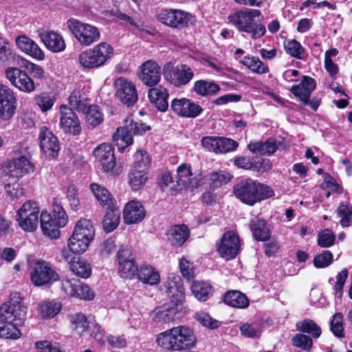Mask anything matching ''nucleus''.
Returning a JSON list of instances; mask_svg holds the SVG:
<instances>
[{
	"instance_id": "obj_56",
	"label": "nucleus",
	"mask_w": 352,
	"mask_h": 352,
	"mask_svg": "<svg viewBox=\"0 0 352 352\" xmlns=\"http://www.w3.org/2000/svg\"><path fill=\"white\" fill-rule=\"evenodd\" d=\"M124 123L126 126V129L130 131L132 135H142L146 131L151 129L150 126L146 125V124L134 122L131 117H127L124 120Z\"/></svg>"
},
{
	"instance_id": "obj_40",
	"label": "nucleus",
	"mask_w": 352,
	"mask_h": 352,
	"mask_svg": "<svg viewBox=\"0 0 352 352\" xmlns=\"http://www.w3.org/2000/svg\"><path fill=\"white\" fill-rule=\"evenodd\" d=\"M250 227L256 240L265 241L270 239V230L263 219L258 218L253 219L250 221Z\"/></svg>"
},
{
	"instance_id": "obj_35",
	"label": "nucleus",
	"mask_w": 352,
	"mask_h": 352,
	"mask_svg": "<svg viewBox=\"0 0 352 352\" xmlns=\"http://www.w3.org/2000/svg\"><path fill=\"white\" fill-rule=\"evenodd\" d=\"M221 88L214 81L199 80L194 82L193 91L199 96L208 97L217 95Z\"/></svg>"
},
{
	"instance_id": "obj_18",
	"label": "nucleus",
	"mask_w": 352,
	"mask_h": 352,
	"mask_svg": "<svg viewBox=\"0 0 352 352\" xmlns=\"http://www.w3.org/2000/svg\"><path fill=\"white\" fill-rule=\"evenodd\" d=\"M161 67L154 60H147L139 67L138 76L143 85L148 87L157 85L161 80Z\"/></svg>"
},
{
	"instance_id": "obj_52",
	"label": "nucleus",
	"mask_w": 352,
	"mask_h": 352,
	"mask_svg": "<svg viewBox=\"0 0 352 352\" xmlns=\"http://www.w3.org/2000/svg\"><path fill=\"white\" fill-rule=\"evenodd\" d=\"M296 328L311 336L313 338H318L322 333L320 327L312 320H305L296 324Z\"/></svg>"
},
{
	"instance_id": "obj_10",
	"label": "nucleus",
	"mask_w": 352,
	"mask_h": 352,
	"mask_svg": "<svg viewBox=\"0 0 352 352\" xmlns=\"http://www.w3.org/2000/svg\"><path fill=\"white\" fill-rule=\"evenodd\" d=\"M3 177L11 179H19L35 170L34 164L23 155L4 162L1 165Z\"/></svg>"
},
{
	"instance_id": "obj_63",
	"label": "nucleus",
	"mask_w": 352,
	"mask_h": 352,
	"mask_svg": "<svg viewBox=\"0 0 352 352\" xmlns=\"http://www.w3.org/2000/svg\"><path fill=\"white\" fill-rule=\"evenodd\" d=\"M240 331L243 336L255 338L261 335L260 325L257 323H245L240 327Z\"/></svg>"
},
{
	"instance_id": "obj_61",
	"label": "nucleus",
	"mask_w": 352,
	"mask_h": 352,
	"mask_svg": "<svg viewBox=\"0 0 352 352\" xmlns=\"http://www.w3.org/2000/svg\"><path fill=\"white\" fill-rule=\"evenodd\" d=\"M14 58L7 39L0 36V63L5 64Z\"/></svg>"
},
{
	"instance_id": "obj_17",
	"label": "nucleus",
	"mask_w": 352,
	"mask_h": 352,
	"mask_svg": "<svg viewBox=\"0 0 352 352\" xmlns=\"http://www.w3.org/2000/svg\"><path fill=\"white\" fill-rule=\"evenodd\" d=\"M60 127L65 133L79 135L82 131L80 120L71 107L66 104L59 107Z\"/></svg>"
},
{
	"instance_id": "obj_51",
	"label": "nucleus",
	"mask_w": 352,
	"mask_h": 352,
	"mask_svg": "<svg viewBox=\"0 0 352 352\" xmlns=\"http://www.w3.org/2000/svg\"><path fill=\"white\" fill-rule=\"evenodd\" d=\"M90 241L81 239V237L76 236L75 234L69 237L67 245L69 250L74 254H80L84 253L89 246Z\"/></svg>"
},
{
	"instance_id": "obj_64",
	"label": "nucleus",
	"mask_w": 352,
	"mask_h": 352,
	"mask_svg": "<svg viewBox=\"0 0 352 352\" xmlns=\"http://www.w3.org/2000/svg\"><path fill=\"white\" fill-rule=\"evenodd\" d=\"M333 262V254L329 250H325L317 254L314 259V263L317 268H324L330 265Z\"/></svg>"
},
{
	"instance_id": "obj_58",
	"label": "nucleus",
	"mask_w": 352,
	"mask_h": 352,
	"mask_svg": "<svg viewBox=\"0 0 352 352\" xmlns=\"http://www.w3.org/2000/svg\"><path fill=\"white\" fill-rule=\"evenodd\" d=\"M206 66L211 68L213 73L221 76H229L233 72L232 67L217 60H207Z\"/></svg>"
},
{
	"instance_id": "obj_48",
	"label": "nucleus",
	"mask_w": 352,
	"mask_h": 352,
	"mask_svg": "<svg viewBox=\"0 0 352 352\" xmlns=\"http://www.w3.org/2000/svg\"><path fill=\"white\" fill-rule=\"evenodd\" d=\"M69 107L78 112H84L89 105L88 100L78 91H74L68 98Z\"/></svg>"
},
{
	"instance_id": "obj_47",
	"label": "nucleus",
	"mask_w": 352,
	"mask_h": 352,
	"mask_svg": "<svg viewBox=\"0 0 352 352\" xmlns=\"http://www.w3.org/2000/svg\"><path fill=\"white\" fill-rule=\"evenodd\" d=\"M146 172L143 169L132 168L129 174V184L133 190L142 188L147 181Z\"/></svg>"
},
{
	"instance_id": "obj_16",
	"label": "nucleus",
	"mask_w": 352,
	"mask_h": 352,
	"mask_svg": "<svg viewBox=\"0 0 352 352\" xmlns=\"http://www.w3.org/2000/svg\"><path fill=\"white\" fill-rule=\"evenodd\" d=\"M116 96L127 107L133 106L138 99L136 87L133 82L124 77L115 80Z\"/></svg>"
},
{
	"instance_id": "obj_15",
	"label": "nucleus",
	"mask_w": 352,
	"mask_h": 352,
	"mask_svg": "<svg viewBox=\"0 0 352 352\" xmlns=\"http://www.w3.org/2000/svg\"><path fill=\"white\" fill-rule=\"evenodd\" d=\"M241 249L239 236L233 231L226 232L217 243V251L226 261L236 256Z\"/></svg>"
},
{
	"instance_id": "obj_54",
	"label": "nucleus",
	"mask_w": 352,
	"mask_h": 352,
	"mask_svg": "<svg viewBox=\"0 0 352 352\" xmlns=\"http://www.w3.org/2000/svg\"><path fill=\"white\" fill-rule=\"evenodd\" d=\"M35 103L43 113L50 110L56 101L54 96L47 93H41L34 98Z\"/></svg>"
},
{
	"instance_id": "obj_50",
	"label": "nucleus",
	"mask_w": 352,
	"mask_h": 352,
	"mask_svg": "<svg viewBox=\"0 0 352 352\" xmlns=\"http://www.w3.org/2000/svg\"><path fill=\"white\" fill-rule=\"evenodd\" d=\"M337 214L340 218V223L342 227H349L352 224V205L342 202L337 208Z\"/></svg>"
},
{
	"instance_id": "obj_5",
	"label": "nucleus",
	"mask_w": 352,
	"mask_h": 352,
	"mask_svg": "<svg viewBox=\"0 0 352 352\" xmlns=\"http://www.w3.org/2000/svg\"><path fill=\"white\" fill-rule=\"evenodd\" d=\"M52 208V215L47 211L41 212V227L45 235L51 239H58L60 236L59 228L65 226L68 217L58 199H54Z\"/></svg>"
},
{
	"instance_id": "obj_32",
	"label": "nucleus",
	"mask_w": 352,
	"mask_h": 352,
	"mask_svg": "<svg viewBox=\"0 0 352 352\" xmlns=\"http://www.w3.org/2000/svg\"><path fill=\"white\" fill-rule=\"evenodd\" d=\"M190 236V230L186 225H175L167 232L168 241L175 247L179 248L184 245Z\"/></svg>"
},
{
	"instance_id": "obj_9",
	"label": "nucleus",
	"mask_w": 352,
	"mask_h": 352,
	"mask_svg": "<svg viewBox=\"0 0 352 352\" xmlns=\"http://www.w3.org/2000/svg\"><path fill=\"white\" fill-rule=\"evenodd\" d=\"M39 213L40 208L36 201H25L16 212L19 226L25 232H34L38 226Z\"/></svg>"
},
{
	"instance_id": "obj_55",
	"label": "nucleus",
	"mask_w": 352,
	"mask_h": 352,
	"mask_svg": "<svg viewBox=\"0 0 352 352\" xmlns=\"http://www.w3.org/2000/svg\"><path fill=\"white\" fill-rule=\"evenodd\" d=\"M231 178L232 175L228 172L223 170L212 172L210 174V184L212 188H219L228 183Z\"/></svg>"
},
{
	"instance_id": "obj_27",
	"label": "nucleus",
	"mask_w": 352,
	"mask_h": 352,
	"mask_svg": "<svg viewBox=\"0 0 352 352\" xmlns=\"http://www.w3.org/2000/svg\"><path fill=\"white\" fill-rule=\"evenodd\" d=\"M146 216V211L141 202L137 200L129 201L123 210V218L126 224L138 223Z\"/></svg>"
},
{
	"instance_id": "obj_13",
	"label": "nucleus",
	"mask_w": 352,
	"mask_h": 352,
	"mask_svg": "<svg viewBox=\"0 0 352 352\" xmlns=\"http://www.w3.org/2000/svg\"><path fill=\"white\" fill-rule=\"evenodd\" d=\"M30 279L36 286L49 285L58 280L59 275L49 263L38 261L32 269Z\"/></svg>"
},
{
	"instance_id": "obj_37",
	"label": "nucleus",
	"mask_w": 352,
	"mask_h": 352,
	"mask_svg": "<svg viewBox=\"0 0 352 352\" xmlns=\"http://www.w3.org/2000/svg\"><path fill=\"white\" fill-rule=\"evenodd\" d=\"M113 140L120 152H123L125 148L133 142L132 135L130 131L126 129L124 122L123 126L117 129L116 132L113 135Z\"/></svg>"
},
{
	"instance_id": "obj_62",
	"label": "nucleus",
	"mask_w": 352,
	"mask_h": 352,
	"mask_svg": "<svg viewBox=\"0 0 352 352\" xmlns=\"http://www.w3.org/2000/svg\"><path fill=\"white\" fill-rule=\"evenodd\" d=\"M292 344L305 351H309L312 346L311 338L302 333H297L292 339Z\"/></svg>"
},
{
	"instance_id": "obj_42",
	"label": "nucleus",
	"mask_w": 352,
	"mask_h": 352,
	"mask_svg": "<svg viewBox=\"0 0 352 352\" xmlns=\"http://www.w3.org/2000/svg\"><path fill=\"white\" fill-rule=\"evenodd\" d=\"M91 190L102 206L107 208H115L114 200L107 189L99 184H92Z\"/></svg>"
},
{
	"instance_id": "obj_28",
	"label": "nucleus",
	"mask_w": 352,
	"mask_h": 352,
	"mask_svg": "<svg viewBox=\"0 0 352 352\" xmlns=\"http://www.w3.org/2000/svg\"><path fill=\"white\" fill-rule=\"evenodd\" d=\"M316 87V81L309 76H304L301 82L296 85H294L290 89V91L299 98L303 104H309V100L311 92Z\"/></svg>"
},
{
	"instance_id": "obj_25",
	"label": "nucleus",
	"mask_w": 352,
	"mask_h": 352,
	"mask_svg": "<svg viewBox=\"0 0 352 352\" xmlns=\"http://www.w3.org/2000/svg\"><path fill=\"white\" fill-rule=\"evenodd\" d=\"M15 102L12 90L0 84V119L8 121L14 116L16 109Z\"/></svg>"
},
{
	"instance_id": "obj_12",
	"label": "nucleus",
	"mask_w": 352,
	"mask_h": 352,
	"mask_svg": "<svg viewBox=\"0 0 352 352\" xmlns=\"http://www.w3.org/2000/svg\"><path fill=\"white\" fill-rule=\"evenodd\" d=\"M158 20L169 27L184 28L192 24L195 21V16L190 13L177 9H164L157 15Z\"/></svg>"
},
{
	"instance_id": "obj_34",
	"label": "nucleus",
	"mask_w": 352,
	"mask_h": 352,
	"mask_svg": "<svg viewBox=\"0 0 352 352\" xmlns=\"http://www.w3.org/2000/svg\"><path fill=\"white\" fill-rule=\"evenodd\" d=\"M63 257L70 263V269L76 276L87 278L91 274V267L90 264L83 259L74 257L69 258L68 253L63 252Z\"/></svg>"
},
{
	"instance_id": "obj_11",
	"label": "nucleus",
	"mask_w": 352,
	"mask_h": 352,
	"mask_svg": "<svg viewBox=\"0 0 352 352\" xmlns=\"http://www.w3.org/2000/svg\"><path fill=\"white\" fill-rule=\"evenodd\" d=\"M163 73L164 79L178 88L188 85L194 77L191 67L183 63L176 66L167 63L163 67Z\"/></svg>"
},
{
	"instance_id": "obj_14",
	"label": "nucleus",
	"mask_w": 352,
	"mask_h": 352,
	"mask_svg": "<svg viewBox=\"0 0 352 352\" xmlns=\"http://www.w3.org/2000/svg\"><path fill=\"white\" fill-rule=\"evenodd\" d=\"M61 288L65 294L85 300H91L95 296L94 292L90 287L75 278L66 276L61 282Z\"/></svg>"
},
{
	"instance_id": "obj_6",
	"label": "nucleus",
	"mask_w": 352,
	"mask_h": 352,
	"mask_svg": "<svg viewBox=\"0 0 352 352\" xmlns=\"http://www.w3.org/2000/svg\"><path fill=\"white\" fill-rule=\"evenodd\" d=\"M113 52V47L109 44L100 43L91 49L82 52L78 56V62L84 69L97 68L110 59Z\"/></svg>"
},
{
	"instance_id": "obj_49",
	"label": "nucleus",
	"mask_w": 352,
	"mask_h": 352,
	"mask_svg": "<svg viewBox=\"0 0 352 352\" xmlns=\"http://www.w3.org/2000/svg\"><path fill=\"white\" fill-rule=\"evenodd\" d=\"M106 215L103 219V228L107 232L113 231L118 226L120 219L119 212L114 210V208H107Z\"/></svg>"
},
{
	"instance_id": "obj_23",
	"label": "nucleus",
	"mask_w": 352,
	"mask_h": 352,
	"mask_svg": "<svg viewBox=\"0 0 352 352\" xmlns=\"http://www.w3.org/2000/svg\"><path fill=\"white\" fill-rule=\"evenodd\" d=\"M40 146L49 158H55L60 151V144L57 137L46 126H42L39 131Z\"/></svg>"
},
{
	"instance_id": "obj_26",
	"label": "nucleus",
	"mask_w": 352,
	"mask_h": 352,
	"mask_svg": "<svg viewBox=\"0 0 352 352\" xmlns=\"http://www.w3.org/2000/svg\"><path fill=\"white\" fill-rule=\"evenodd\" d=\"M38 35L47 49L52 52H60L65 49V43L60 34L52 30H39Z\"/></svg>"
},
{
	"instance_id": "obj_30",
	"label": "nucleus",
	"mask_w": 352,
	"mask_h": 352,
	"mask_svg": "<svg viewBox=\"0 0 352 352\" xmlns=\"http://www.w3.org/2000/svg\"><path fill=\"white\" fill-rule=\"evenodd\" d=\"M179 310L178 306L168 303L157 307L151 314V317L155 323H167L175 318Z\"/></svg>"
},
{
	"instance_id": "obj_22",
	"label": "nucleus",
	"mask_w": 352,
	"mask_h": 352,
	"mask_svg": "<svg viewBox=\"0 0 352 352\" xmlns=\"http://www.w3.org/2000/svg\"><path fill=\"white\" fill-rule=\"evenodd\" d=\"M170 108L177 115L184 118H196L203 111L199 104L186 98L173 99Z\"/></svg>"
},
{
	"instance_id": "obj_39",
	"label": "nucleus",
	"mask_w": 352,
	"mask_h": 352,
	"mask_svg": "<svg viewBox=\"0 0 352 352\" xmlns=\"http://www.w3.org/2000/svg\"><path fill=\"white\" fill-rule=\"evenodd\" d=\"M138 279L145 284L155 285L160 283V276L158 272L151 265H143L138 274Z\"/></svg>"
},
{
	"instance_id": "obj_38",
	"label": "nucleus",
	"mask_w": 352,
	"mask_h": 352,
	"mask_svg": "<svg viewBox=\"0 0 352 352\" xmlns=\"http://www.w3.org/2000/svg\"><path fill=\"white\" fill-rule=\"evenodd\" d=\"M73 234L91 242L95 235V229L89 220L80 219L76 223Z\"/></svg>"
},
{
	"instance_id": "obj_7",
	"label": "nucleus",
	"mask_w": 352,
	"mask_h": 352,
	"mask_svg": "<svg viewBox=\"0 0 352 352\" xmlns=\"http://www.w3.org/2000/svg\"><path fill=\"white\" fill-rule=\"evenodd\" d=\"M71 328L78 335L87 330L90 336L100 344H104V331L96 322L94 318L89 320L82 314H74L69 316Z\"/></svg>"
},
{
	"instance_id": "obj_57",
	"label": "nucleus",
	"mask_w": 352,
	"mask_h": 352,
	"mask_svg": "<svg viewBox=\"0 0 352 352\" xmlns=\"http://www.w3.org/2000/svg\"><path fill=\"white\" fill-rule=\"evenodd\" d=\"M284 47L287 53L292 57L299 59L302 58L305 49L298 41L294 39L287 41L285 42Z\"/></svg>"
},
{
	"instance_id": "obj_41",
	"label": "nucleus",
	"mask_w": 352,
	"mask_h": 352,
	"mask_svg": "<svg viewBox=\"0 0 352 352\" xmlns=\"http://www.w3.org/2000/svg\"><path fill=\"white\" fill-rule=\"evenodd\" d=\"M224 302L230 307L245 309L249 306L248 297L239 291H230L224 296Z\"/></svg>"
},
{
	"instance_id": "obj_3",
	"label": "nucleus",
	"mask_w": 352,
	"mask_h": 352,
	"mask_svg": "<svg viewBox=\"0 0 352 352\" xmlns=\"http://www.w3.org/2000/svg\"><path fill=\"white\" fill-rule=\"evenodd\" d=\"M234 196L242 203L254 206L274 195L272 188L251 179L238 181L233 188Z\"/></svg>"
},
{
	"instance_id": "obj_59",
	"label": "nucleus",
	"mask_w": 352,
	"mask_h": 352,
	"mask_svg": "<svg viewBox=\"0 0 352 352\" xmlns=\"http://www.w3.org/2000/svg\"><path fill=\"white\" fill-rule=\"evenodd\" d=\"M238 145L236 141L230 138L219 137L217 153H226L233 151L237 148Z\"/></svg>"
},
{
	"instance_id": "obj_44",
	"label": "nucleus",
	"mask_w": 352,
	"mask_h": 352,
	"mask_svg": "<svg viewBox=\"0 0 352 352\" xmlns=\"http://www.w3.org/2000/svg\"><path fill=\"white\" fill-rule=\"evenodd\" d=\"M240 63L250 69L253 73L264 74L269 72V67L256 56H245Z\"/></svg>"
},
{
	"instance_id": "obj_45",
	"label": "nucleus",
	"mask_w": 352,
	"mask_h": 352,
	"mask_svg": "<svg viewBox=\"0 0 352 352\" xmlns=\"http://www.w3.org/2000/svg\"><path fill=\"white\" fill-rule=\"evenodd\" d=\"M85 112V120L89 125L94 128L102 123L103 113L98 105L89 104Z\"/></svg>"
},
{
	"instance_id": "obj_53",
	"label": "nucleus",
	"mask_w": 352,
	"mask_h": 352,
	"mask_svg": "<svg viewBox=\"0 0 352 352\" xmlns=\"http://www.w3.org/2000/svg\"><path fill=\"white\" fill-rule=\"evenodd\" d=\"M161 188L163 191L170 195H175L179 190H182L180 189V186L177 179H175L170 173H165L162 175Z\"/></svg>"
},
{
	"instance_id": "obj_4",
	"label": "nucleus",
	"mask_w": 352,
	"mask_h": 352,
	"mask_svg": "<svg viewBox=\"0 0 352 352\" xmlns=\"http://www.w3.org/2000/svg\"><path fill=\"white\" fill-rule=\"evenodd\" d=\"M261 15V12L256 9H245L231 13L228 16L229 23L239 32L248 34L252 39L261 38L266 32L265 26L254 21Z\"/></svg>"
},
{
	"instance_id": "obj_2",
	"label": "nucleus",
	"mask_w": 352,
	"mask_h": 352,
	"mask_svg": "<svg viewBox=\"0 0 352 352\" xmlns=\"http://www.w3.org/2000/svg\"><path fill=\"white\" fill-rule=\"evenodd\" d=\"M156 342L158 346L167 351H182L195 347L197 337L192 328L179 325L159 333Z\"/></svg>"
},
{
	"instance_id": "obj_8",
	"label": "nucleus",
	"mask_w": 352,
	"mask_h": 352,
	"mask_svg": "<svg viewBox=\"0 0 352 352\" xmlns=\"http://www.w3.org/2000/svg\"><path fill=\"white\" fill-rule=\"evenodd\" d=\"M67 25L81 45L89 46L100 39V33L94 25L75 19H69Z\"/></svg>"
},
{
	"instance_id": "obj_60",
	"label": "nucleus",
	"mask_w": 352,
	"mask_h": 352,
	"mask_svg": "<svg viewBox=\"0 0 352 352\" xmlns=\"http://www.w3.org/2000/svg\"><path fill=\"white\" fill-rule=\"evenodd\" d=\"M150 163L151 159L148 155L142 151H138L134 155V164L132 168L143 169L146 171Z\"/></svg>"
},
{
	"instance_id": "obj_43",
	"label": "nucleus",
	"mask_w": 352,
	"mask_h": 352,
	"mask_svg": "<svg viewBox=\"0 0 352 352\" xmlns=\"http://www.w3.org/2000/svg\"><path fill=\"white\" fill-rule=\"evenodd\" d=\"M191 291L199 301H206L212 294L211 285L205 281H195L191 285Z\"/></svg>"
},
{
	"instance_id": "obj_29",
	"label": "nucleus",
	"mask_w": 352,
	"mask_h": 352,
	"mask_svg": "<svg viewBox=\"0 0 352 352\" xmlns=\"http://www.w3.org/2000/svg\"><path fill=\"white\" fill-rule=\"evenodd\" d=\"M17 47L29 56L38 59L43 60L45 54L38 45L30 38L25 35H21L15 40Z\"/></svg>"
},
{
	"instance_id": "obj_33",
	"label": "nucleus",
	"mask_w": 352,
	"mask_h": 352,
	"mask_svg": "<svg viewBox=\"0 0 352 352\" xmlns=\"http://www.w3.org/2000/svg\"><path fill=\"white\" fill-rule=\"evenodd\" d=\"M176 179L182 190L188 188H195L197 186L190 164L184 163L177 167Z\"/></svg>"
},
{
	"instance_id": "obj_36",
	"label": "nucleus",
	"mask_w": 352,
	"mask_h": 352,
	"mask_svg": "<svg viewBox=\"0 0 352 352\" xmlns=\"http://www.w3.org/2000/svg\"><path fill=\"white\" fill-rule=\"evenodd\" d=\"M248 147L253 153L264 155L273 154L278 146L276 140L270 139L266 142H250Z\"/></svg>"
},
{
	"instance_id": "obj_21",
	"label": "nucleus",
	"mask_w": 352,
	"mask_h": 352,
	"mask_svg": "<svg viewBox=\"0 0 352 352\" xmlns=\"http://www.w3.org/2000/svg\"><path fill=\"white\" fill-rule=\"evenodd\" d=\"M166 292L170 299L169 303L181 305L185 299L184 288L180 276L170 274L164 283Z\"/></svg>"
},
{
	"instance_id": "obj_24",
	"label": "nucleus",
	"mask_w": 352,
	"mask_h": 352,
	"mask_svg": "<svg viewBox=\"0 0 352 352\" xmlns=\"http://www.w3.org/2000/svg\"><path fill=\"white\" fill-rule=\"evenodd\" d=\"M94 155L104 172L113 171L116 166V157L112 145L107 143L98 145L94 149Z\"/></svg>"
},
{
	"instance_id": "obj_46",
	"label": "nucleus",
	"mask_w": 352,
	"mask_h": 352,
	"mask_svg": "<svg viewBox=\"0 0 352 352\" xmlns=\"http://www.w3.org/2000/svg\"><path fill=\"white\" fill-rule=\"evenodd\" d=\"M62 305L59 301H45L40 304L39 313L43 318H54L61 310Z\"/></svg>"
},
{
	"instance_id": "obj_20",
	"label": "nucleus",
	"mask_w": 352,
	"mask_h": 352,
	"mask_svg": "<svg viewBox=\"0 0 352 352\" xmlns=\"http://www.w3.org/2000/svg\"><path fill=\"white\" fill-rule=\"evenodd\" d=\"M6 78L10 82L25 93H31L34 91L35 86L33 80L23 71L16 67H8L6 69Z\"/></svg>"
},
{
	"instance_id": "obj_19",
	"label": "nucleus",
	"mask_w": 352,
	"mask_h": 352,
	"mask_svg": "<svg viewBox=\"0 0 352 352\" xmlns=\"http://www.w3.org/2000/svg\"><path fill=\"white\" fill-rule=\"evenodd\" d=\"M119 261L118 273L122 278L132 279L138 276V267L130 250L122 248L117 252Z\"/></svg>"
},
{
	"instance_id": "obj_31",
	"label": "nucleus",
	"mask_w": 352,
	"mask_h": 352,
	"mask_svg": "<svg viewBox=\"0 0 352 352\" xmlns=\"http://www.w3.org/2000/svg\"><path fill=\"white\" fill-rule=\"evenodd\" d=\"M168 90L162 85L150 87L148 91V97L152 104H153L160 111H166L168 107Z\"/></svg>"
},
{
	"instance_id": "obj_1",
	"label": "nucleus",
	"mask_w": 352,
	"mask_h": 352,
	"mask_svg": "<svg viewBox=\"0 0 352 352\" xmlns=\"http://www.w3.org/2000/svg\"><path fill=\"white\" fill-rule=\"evenodd\" d=\"M28 307L21 302L3 303L0 307V338L18 339L21 333V326L26 317Z\"/></svg>"
}]
</instances>
